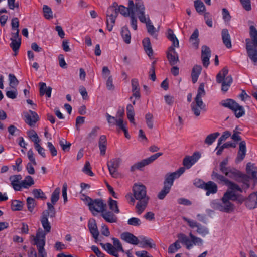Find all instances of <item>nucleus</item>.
Masks as SVG:
<instances>
[{
  "label": "nucleus",
  "instance_id": "obj_1",
  "mask_svg": "<svg viewBox=\"0 0 257 257\" xmlns=\"http://www.w3.org/2000/svg\"><path fill=\"white\" fill-rule=\"evenodd\" d=\"M133 196L138 200L136 205V213L141 214L147 207L149 197L147 195V189L143 184H135L133 187Z\"/></svg>",
  "mask_w": 257,
  "mask_h": 257
},
{
  "label": "nucleus",
  "instance_id": "obj_2",
  "mask_svg": "<svg viewBox=\"0 0 257 257\" xmlns=\"http://www.w3.org/2000/svg\"><path fill=\"white\" fill-rule=\"evenodd\" d=\"M49 214L47 211H43L41 216L40 221L44 229L39 228L37 231L36 236L32 235L33 237L34 244H45L46 234L50 232L51 225L48 220Z\"/></svg>",
  "mask_w": 257,
  "mask_h": 257
},
{
  "label": "nucleus",
  "instance_id": "obj_3",
  "mask_svg": "<svg viewBox=\"0 0 257 257\" xmlns=\"http://www.w3.org/2000/svg\"><path fill=\"white\" fill-rule=\"evenodd\" d=\"M249 35L253 43L252 44L250 39H245L246 49L248 56L254 63L257 62V30L253 26L249 27Z\"/></svg>",
  "mask_w": 257,
  "mask_h": 257
},
{
  "label": "nucleus",
  "instance_id": "obj_4",
  "mask_svg": "<svg viewBox=\"0 0 257 257\" xmlns=\"http://www.w3.org/2000/svg\"><path fill=\"white\" fill-rule=\"evenodd\" d=\"M205 95L204 84L202 83L200 84L198 89L197 94L195 98V102H192L191 104V110L196 117L200 115L201 110H205V105L202 100V97L204 96Z\"/></svg>",
  "mask_w": 257,
  "mask_h": 257
},
{
  "label": "nucleus",
  "instance_id": "obj_5",
  "mask_svg": "<svg viewBox=\"0 0 257 257\" xmlns=\"http://www.w3.org/2000/svg\"><path fill=\"white\" fill-rule=\"evenodd\" d=\"M138 10V17L141 23H145L147 29V32L152 36L155 35L156 31V28L151 24V21L148 14L146 15L145 13V8L144 4L139 2L137 5Z\"/></svg>",
  "mask_w": 257,
  "mask_h": 257
},
{
  "label": "nucleus",
  "instance_id": "obj_6",
  "mask_svg": "<svg viewBox=\"0 0 257 257\" xmlns=\"http://www.w3.org/2000/svg\"><path fill=\"white\" fill-rule=\"evenodd\" d=\"M220 105L231 110L235 117L239 118L245 114V110L242 106L240 105L235 100L232 99H226L222 100Z\"/></svg>",
  "mask_w": 257,
  "mask_h": 257
},
{
  "label": "nucleus",
  "instance_id": "obj_7",
  "mask_svg": "<svg viewBox=\"0 0 257 257\" xmlns=\"http://www.w3.org/2000/svg\"><path fill=\"white\" fill-rule=\"evenodd\" d=\"M141 2L143 4V2L141 0H136L135 3H134L133 0H129L128 2V7H125L123 5H120L119 7H116L117 14L119 12L121 15L124 17L131 16L132 13L136 14L138 16V9L137 5Z\"/></svg>",
  "mask_w": 257,
  "mask_h": 257
},
{
  "label": "nucleus",
  "instance_id": "obj_8",
  "mask_svg": "<svg viewBox=\"0 0 257 257\" xmlns=\"http://www.w3.org/2000/svg\"><path fill=\"white\" fill-rule=\"evenodd\" d=\"M117 7V3L116 2H113V4L108 7L106 12V26L109 32L112 31L115 24L116 19L118 16L117 12L116 10V7Z\"/></svg>",
  "mask_w": 257,
  "mask_h": 257
},
{
  "label": "nucleus",
  "instance_id": "obj_9",
  "mask_svg": "<svg viewBox=\"0 0 257 257\" xmlns=\"http://www.w3.org/2000/svg\"><path fill=\"white\" fill-rule=\"evenodd\" d=\"M227 172L228 175H225L226 176L235 179L237 182H242L246 185V188L249 187V185L248 183L249 177L247 175L242 174L240 171L233 167H230Z\"/></svg>",
  "mask_w": 257,
  "mask_h": 257
},
{
  "label": "nucleus",
  "instance_id": "obj_10",
  "mask_svg": "<svg viewBox=\"0 0 257 257\" xmlns=\"http://www.w3.org/2000/svg\"><path fill=\"white\" fill-rule=\"evenodd\" d=\"M163 155V153L158 152L155 154L151 155L150 157L143 159L141 160L140 162H137L132 165L131 167L130 171L131 172H134L136 170H141L142 168L145 167L146 165H148L152 162H153L155 160L158 159L159 157Z\"/></svg>",
  "mask_w": 257,
  "mask_h": 257
},
{
  "label": "nucleus",
  "instance_id": "obj_11",
  "mask_svg": "<svg viewBox=\"0 0 257 257\" xmlns=\"http://www.w3.org/2000/svg\"><path fill=\"white\" fill-rule=\"evenodd\" d=\"M163 155V153L158 152L155 154L151 155L150 157L143 159L141 160L140 162H137L132 165L131 167L130 171L131 172H134L136 170H141L142 168L145 167L146 165H148L152 162H153L155 160L158 159L159 157Z\"/></svg>",
  "mask_w": 257,
  "mask_h": 257
},
{
  "label": "nucleus",
  "instance_id": "obj_12",
  "mask_svg": "<svg viewBox=\"0 0 257 257\" xmlns=\"http://www.w3.org/2000/svg\"><path fill=\"white\" fill-rule=\"evenodd\" d=\"M222 202H219L216 200L212 202V207L216 210L222 212L229 213L233 211L234 205L229 201L222 200Z\"/></svg>",
  "mask_w": 257,
  "mask_h": 257
},
{
  "label": "nucleus",
  "instance_id": "obj_13",
  "mask_svg": "<svg viewBox=\"0 0 257 257\" xmlns=\"http://www.w3.org/2000/svg\"><path fill=\"white\" fill-rule=\"evenodd\" d=\"M121 160L120 158H114L108 161L107 165L110 173V174L113 178H117L120 176L117 171Z\"/></svg>",
  "mask_w": 257,
  "mask_h": 257
},
{
  "label": "nucleus",
  "instance_id": "obj_14",
  "mask_svg": "<svg viewBox=\"0 0 257 257\" xmlns=\"http://www.w3.org/2000/svg\"><path fill=\"white\" fill-rule=\"evenodd\" d=\"M178 240L176 241L173 244L177 249V250L181 248L179 244L180 242L186 246L187 249L190 250L193 246L190 239L184 234L179 233L177 235Z\"/></svg>",
  "mask_w": 257,
  "mask_h": 257
},
{
  "label": "nucleus",
  "instance_id": "obj_15",
  "mask_svg": "<svg viewBox=\"0 0 257 257\" xmlns=\"http://www.w3.org/2000/svg\"><path fill=\"white\" fill-rule=\"evenodd\" d=\"M228 73V69L226 67H224L221 71L219 72L216 76V81L218 83H225L230 86L232 82V78L231 75L225 76Z\"/></svg>",
  "mask_w": 257,
  "mask_h": 257
},
{
  "label": "nucleus",
  "instance_id": "obj_16",
  "mask_svg": "<svg viewBox=\"0 0 257 257\" xmlns=\"http://www.w3.org/2000/svg\"><path fill=\"white\" fill-rule=\"evenodd\" d=\"M92 205L89 206V210L95 215L94 212L102 213L105 210L106 205L104 203L103 200L100 199H96L92 200Z\"/></svg>",
  "mask_w": 257,
  "mask_h": 257
},
{
  "label": "nucleus",
  "instance_id": "obj_17",
  "mask_svg": "<svg viewBox=\"0 0 257 257\" xmlns=\"http://www.w3.org/2000/svg\"><path fill=\"white\" fill-rule=\"evenodd\" d=\"M200 154L196 152L191 156H186L183 160V165L187 169H190L200 158Z\"/></svg>",
  "mask_w": 257,
  "mask_h": 257
},
{
  "label": "nucleus",
  "instance_id": "obj_18",
  "mask_svg": "<svg viewBox=\"0 0 257 257\" xmlns=\"http://www.w3.org/2000/svg\"><path fill=\"white\" fill-rule=\"evenodd\" d=\"M175 47L170 46L167 52V58L171 66L176 65L179 62L178 54L176 52Z\"/></svg>",
  "mask_w": 257,
  "mask_h": 257
},
{
  "label": "nucleus",
  "instance_id": "obj_19",
  "mask_svg": "<svg viewBox=\"0 0 257 257\" xmlns=\"http://www.w3.org/2000/svg\"><path fill=\"white\" fill-rule=\"evenodd\" d=\"M211 56V50L206 45L202 46L201 59L205 67H207L210 63L209 59Z\"/></svg>",
  "mask_w": 257,
  "mask_h": 257
},
{
  "label": "nucleus",
  "instance_id": "obj_20",
  "mask_svg": "<svg viewBox=\"0 0 257 257\" xmlns=\"http://www.w3.org/2000/svg\"><path fill=\"white\" fill-rule=\"evenodd\" d=\"M29 113H25L24 116L25 118V121L26 123L29 124L30 126H32L35 125L36 122L38 120V115L34 111L32 110H29Z\"/></svg>",
  "mask_w": 257,
  "mask_h": 257
},
{
  "label": "nucleus",
  "instance_id": "obj_21",
  "mask_svg": "<svg viewBox=\"0 0 257 257\" xmlns=\"http://www.w3.org/2000/svg\"><path fill=\"white\" fill-rule=\"evenodd\" d=\"M88 227L89 231L95 239V242H97L99 233L94 219H91L89 220Z\"/></svg>",
  "mask_w": 257,
  "mask_h": 257
},
{
  "label": "nucleus",
  "instance_id": "obj_22",
  "mask_svg": "<svg viewBox=\"0 0 257 257\" xmlns=\"http://www.w3.org/2000/svg\"><path fill=\"white\" fill-rule=\"evenodd\" d=\"M246 153V143L244 141H242L239 145V150L237 153V157L235 159V162L238 163L242 161L245 157Z\"/></svg>",
  "mask_w": 257,
  "mask_h": 257
},
{
  "label": "nucleus",
  "instance_id": "obj_23",
  "mask_svg": "<svg viewBox=\"0 0 257 257\" xmlns=\"http://www.w3.org/2000/svg\"><path fill=\"white\" fill-rule=\"evenodd\" d=\"M245 206L249 209L257 207V192L250 194L245 200Z\"/></svg>",
  "mask_w": 257,
  "mask_h": 257
},
{
  "label": "nucleus",
  "instance_id": "obj_24",
  "mask_svg": "<svg viewBox=\"0 0 257 257\" xmlns=\"http://www.w3.org/2000/svg\"><path fill=\"white\" fill-rule=\"evenodd\" d=\"M121 238L126 242L137 245L139 243L138 238L131 233L125 232L121 234Z\"/></svg>",
  "mask_w": 257,
  "mask_h": 257
},
{
  "label": "nucleus",
  "instance_id": "obj_25",
  "mask_svg": "<svg viewBox=\"0 0 257 257\" xmlns=\"http://www.w3.org/2000/svg\"><path fill=\"white\" fill-rule=\"evenodd\" d=\"M101 215L108 223H116L118 220L117 217L115 215V213L112 211L105 210L101 213Z\"/></svg>",
  "mask_w": 257,
  "mask_h": 257
},
{
  "label": "nucleus",
  "instance_id": "obj_26",
  "mask_svg": "<svg viewBox=\"0 0 257 257\" xmlns=\"http://www.w3.org/2000/svg\"><path fill=\"white\" fill-rule=\"evenodd\" d=\"M221 37L223 44L227 48L232 47L230 35L227 29H223L221 31Z\"/></svg>",
  "mask_w": 257,
  "mask_h": 257
},
{
  "label": "nucleus",
  "instance_id": "obj_27",
  "mask_svg": "<svg viewBox=\"0 0 257 257\" xmlns=\"http://www.w3.org/2000/svg\"><path fill=\"white\" fill-rule=\"evenodd\" d=\"M204 189L206 191V194L208 196L210 194H215L217 192V185L213 181H210L205 183Z\"/></svg>",
  "mask_w": 257,
  "mask_h": 257
},
{
  "label": "nucleus",
  "instance_id": "obj_28",
  "mask_svg": "<svg viewBox=\"0 0 257 257\" xmlns=\"http://www.w3.org/2000/svg\"><path fill=\"white\" fill-rule=\"evenodd\" d=\"M21 179L22 176L21 175H15L10 177L11 185L15 190H21V183H19V182Z\"/></svg>",
  "mask_w": 257,
  "mask_h": 257
},
{
  "label": "nucleus",
  "instance_id": "obj_29",
  "mask_svg": "<svg viewBox=\"0 0 257 257\" xmlns=\"http://www.w3.org/2000/svg\"><path fill=\"white\" fill-rule=\"evenodd\" d=\"M246 172L248 175L251 176L254 181H257V168L254 164L249 162L246 165Z\"/></svg>",
  "mask_w": 257,
  "mask_h": 257
},
{
  "label": "nucleus",
  "instance_id": "obj_30",
  "mask_svg": "<svg viewBox=\"0 0 257 257\" xmlns=\"http://www.w3.org/2000/svg\"><path fill=\"white\" fill-rule=\"evenodd\" d=\"M39 86L40 96L45 94L47 97L50 98L51 95L52 88L50 86L47 87L46 83L44 82H40Z\"/></svg>",
  "mask_w": 257,
  "mask_h": 257
},
{
  "label": "nucleus",
  "instance_id": "obj_31",
  "mask_svg": "<svg viewBox=\"0 0 257 257\" xmlns=\"http://www.w3.org/2000/svg\"><path fill=\"white\" fill-rule=\"evenodd\" d=\"M198 36V30L196 29L192 34L189 39V42L191 43L192 47L196 49H198L199 47V39Z\"/></svg>",
  "mask_w": 257,
  "mask_h": 257
},
{
  "label": "nucleus",
  "instance_id": "obj_32",
  "mask_svg": "<svg viewBox=\"0 0 257 257\" xmlns=\"http://www.w3.org/2000/svg\"><path fill=\"white\" fill-rule=\"evenodd\" d=\"M201 71L202 67L201 65H196L193 67L191 72V78L193 83H195L197 81Z\"/></svg>",
  "mask_w": 257,
  "mask_h": 257
},
{
  "label": "nucleus",
  "instance_id": "obj_33",
  "mask_svg": "<svg viewBox=\"0 0 257 257\" xmlns=\"http://www.w3.org/2000/svg\"><path fill=\"white\" fill-rule=\"evenodd\" d=\"M133 95L136 98H140V88L138 81L137 79H133L131 81Z\"/></svg>",
  "mask_w": 257,
  "mask_h": 257
},
{
  "label": "nucleus",
  "instance_id": "obj_34",
  "mask_svg": "<svg viewBox=\"0 0 257 257\" xmlns=\"http://www.w3.org/2000/svg\"><path fill=\"white\" fill-rule=\"evenodd\" d=\"M176 178H177L175 175V173H171L166 174L164 181V186L171 188Z\"/></svg>",
  "mask_w": 257,
  "mask_h": 257
},
{
  "label": "nucleus",
  "instance_id": "obj_35",
  "mask_svg": "<svg viewBox=\"0 0 257 257\" xmlns=\"http://www.w3.org/2000/svg\"><path fill=\"white\" fill-rule=\"evenodd\" d=\"M211 178L218 183H223L224 184L226 183L228 180L224 176L218 174L215 169L212 171Z\"/></svg>",
  "mask_w": 257,
  "mask_h": 257
},
{
  "label": "nucleus",
  "instance_id": "obj_36",
  "mask_svg": "<svg viewBox=\"0 0 257 257\" xmlns=\"http://www.w3.org/2000/svg\"><path fill=\"white\" fill-rule=\"evenodd\" d=\"M167 38L172 41V44L171 46L173 47H179V41L175 34H174V32L171 29H169L168 30V34L167 36Z\"/></svg>",
  "mask_w": 257,
  "mask_h": 257
},
{
  "label": "nucleus",
  "instance_id": "obj_37",
  "mask_svg": "<svg viewBox=\"0 0 257 257\" xmlns=\"http://www.w3.org/2000/svg\"><path fill=\"white\" fill-rule=\"evenodd\" d=\"M121 34L123 41L126 44H130L131 43V35L127 27L124 26L121 28Z\"/></svg>",
  "mask_w": 257,
  "mask_h": 257
},
{
  "label": "nucleus",
  "instance_id": "obj_38",
  "mask_svg": "<svg viewBox=\"0 0 257 257\" xmlns=\"http://www.w3.org/2000/svg\"><path fill=\"white\" fill-rule=\"evenodd\" d=\"M141 241H139L140 244L142 245V247H145L147 246L150 248H155L156 245L153 243V240L146 237H140Z\"/></svg>",
  "mask_w": 257,
  "mask_h": 257
},
{
  "label": "nucleus",
  "instance_id": "obj_39",
  "mask_svg": "<svg viewBox=\"0 0 257 257\" xmlns=\"http://www.w3.org/2000/svg\"><path fill=\"white\" fill-rule=\"evenodd\" d=\"M34 184L33 178L31 176H27L24 180L21 182V189L22 188H28Z\"/></svg>",
  "mask_w": 257,
  "mask_h": 257
},
{
  "label": "nucleus",
  "instance_id": "obj_40",
  "mask_svg": "<svg viewBox=\"0 0 257 257\" xmlns=\"http://www.w3.org/2000/svg\"><path fill=\"white\" fill-rule=\"evenodd\" d=\"M108 205L110 210L114 212L116 214H118L120 212L118 208L117 202L113 200L111 198H109L108 200Z\"/></svg>",
  "mask_w": 257,
  "mask_h": 257
},
{
  "label": "nucleus",
  "instance_id": "obj_41",
  "mask_svg": "<svg viewBox=\"0 0 257 257\" xmlns=\"http://www.w3.org/2000/svg\"><path fill=\"white\" fill-rule=\"evenodd\" d=\"M11 43L10 44L11 48L12 49L13 51L15 52V55L17 54L18 51L20 48L21 43V39H18V40H10Z\"/></svg>",
  "mask_w": 257,
  "mask_h": 257
},
{
  "label": "nucleus",
  "instance_id": "obj_42",
  "mask_svg": "<svg viewBox=\"0 0 257 257\" xmlns=\"http://www.w3.org/2000/svg\"><path fill=\"white\" fill-rule=\"evenodd\" d=\"M220 135V133L216 132L208 135L204 140V143L208 145H211Z\"/></svg>",
  "mask_w": 257,
  "mask_h": 257
},
{
  "label": "nucleus",
  "instance_id": "obj_43",
  "mask_svg": "<svg viewBox=\"0 0 257 257\" xmlns=\"http://www.w3.org/2000/svg\"><path fill=\"white\" fill-rule=\"evenodd\" d=\"M60 193V188L59 187L56 188L53 192L51 196V202L53 204H55L59 199Z\"/></svg>",
  "mask_w": 257,
  "mask_h": 257
},
{
  "label": "nucleus",
  "instance_id": "obj_44",
  "mask_svg": "<svg viewBox=\"0 0 257 257\" xmlns=\"http://www.w3.org/2000/svg\"><path fill=\"white\" fill-rule=\"evenodd\" d=\"M23 206V203L21 201L14 200L12 201L11 209L13 211L21 210L22 209Z\"/></svg>",
  "mask_w": 257,
  "mask_h": 257
},
{
  "label": "nucleus",
  "instance_id": "obj_45",
  "mask_svg": "<svg viewBox=\"0 0 257 257\" xmlns=\"http://www.w3.org/2000/svg\"><path fill=\"white\" fill-rule=\"evenodd\" d=\"M194 7L196 11L199 13H202L205 10V6L201 0H195Z\"/></svg>",
  "mask_w": 257,
  "mask_h": 257
},
{
  "label": "nucleus",
  "instance_id": "obj_46",
  "mask_svg": "<svg viewBox=\"0 0 257 257\" xmlns=\"http://www.w3.org/2000/svg\"><path fill=\"white\" fill-rule=\"evenodd\" d=\"M189 236L191 238L190 241L193 245L201 246L203 244V240L199 237H196L192 234L191 232L189 233Z\"/></svg>",
  "mask_w": 257,
  "mask_h": 257
},
{
  "label": "nucleus",
  "instance_id": "obj_47",
  "mask_svg": "<svg viewBox=\"0 0 257 257\" xmlns=\"http://www.w3.org/2000/svg\"><path fill=\"white\" fill-rule=\"evenodd\" d=\"M43 11L44 17L47 19H50L53 17V13L51 9L47 5H44Z\"/></svg>",
  "mask_w": 257,
  "mask_h": 257
},
{
  "label": "nucleus",
  "instance_id": "obj_48",
  "mask_svg": "<svg viewBox=\"0 0 257 257\" xmlns=\"http://www.w3.org/2000/svg\"><path fill=\"white\" fill-rule=\"evenodd\" d=\"M145 120L147 126L151 129L154 126L153 115L151 113H147L145 115Z\"/></svg>",
  "mask_w": 257,
  "mask_h": 257
},
{
  "label": "nucleus",
  "instance_id": "obj_49",
  "mask_svg": "<svg viewBox=\"0 0 257 257\" xmlns=\"http://www.w3.org/2000/svg\"><path fill=\"white\" fill-rule=\"evenodd\" d=\"M37 246L38 251V257H47V252L45 250V244H34Z\"/></svg>",
  "mask_w": 257,
  "mask_h": 257
},
{
  "label": "nucleus",
  "instance_id": "obj_50",
  "mask_svg": "<svg viewBox=\"0 0 257 257\" xmlns=\"http://www.w3.org/2000/svg\"><path fill=\"white\" fill-rule=\"evenodd\" d=\"M171 188L165 186H163L162 189L158 193L157 197L158 199L163 200L165 198L166 196L169 193Z\"/></svg>",
  "mask_w": 257,
  "mask_h": 257
},
{
  "label": "nucleus",
  "instance_id": "obj_51",
  "mask_svg": "<svg viewBox=\"0 0 257 257\" xmlns=\"http://www.w3.org/2000/svg\"><path fill=\"white\" fill-rule=\"evenodd\" d=\"M231 133L229 131H225L218 140L217 146L216 150L221 145L223 142L225 141L228 138L231 136Z\"/></svg>",
  "mask_w": 257,
  "mask_h": 257
},
{
  "label": "nucleus",
  "instance_id": "obj_52",
  "mask_svg": "<svg viewBox=\"0 0 257 257\" xmlns=\"http://www.w3.org/2000/svg\"><path fill=\"white\" fill-rule=\"evenodd\" d=\"M237 199L236 195L232 191L225 192L222 198V200H227L228 201H229V200H236Z\"/></svg>",
  "mask_w": 257,
  "mask_h": 257
},
{
  "label": "nucleus",
  "instance_id": "obj_53",
  "mask_svg": "<svg viewBox=\"0 0 257 257\" xmlns=\"http://www.w3.org/2000/svg\"><path fill=\"white\" fill-rule=\"evenodd\" d=\"M54 205L52 203L47 202V205L48 207V209L45 210V211H47L49 214V216L51 218H54L56 215V211L55 208L54 207Z\"/></svg>",
  "mask_w": 257,
  "mask_h": 257
},
{
  "label": "nucleus",
  "instance_id": "obj_54",
  "mask_svg": "<svg viewBox=\"0 0 257 257\" xmlns=\"http://www.w3.org/2000/svg\"><path fill=\"white\" fill-rule=\"evenodd\" d=\"M32 193L35 197V198L37 199H45L46 197L45 195V193L42 191V190L39 189H34L32 191Z\"/></svg>",
  "mask_w": 257,
  "mask_h": 257
},
{
  "label": "nucleus",
  "instance_id": "obj_55",
  "mask_svg": "<svg viewBox=\"0 0 257 257\" xmlns=\"http://www.w3.org/2000/svg\"><path fill=\"white\" fill-rule=\"evenodd\" d=\"M9 85L12 88H15L19 83L18 79L13 74H9Z\"/></svg>",
  "mask_w": 257,
  "mask_h": 257
},
{
  "label": "nucleus",
  "instance_id": "obj_56",
  "mask_svg": "<svg viewBox=\"0 0 257 257\" xmlns=\"http://www.w3.org/2000/svg\"><path fill=\"white\" fill-rule=\"evenodd\" d=\"M59 144L63 151L64 152L68 151L71 145V143L68 142L65 139H62L59 141Z\"/></svg>",
  "mask_w": 257,
  "mask_h": 257
},
{
  "label": "nucleus",
  "instance_id": "obj_57",
  "mask_svg": "<svg viewBox=\"0 0 257 257\" xmlns=\"http://www.w3.org/2000/svg\"><path fill=\"white\" fill-rule=\"evenodd\" d=\"M36 205L35 199L32 197H28L27 199V206L29 211L32 212Z\"/></svg>",
  "mask_w": 257,
  "mask_h": 257
},
{
  "label": "nucleus",
  "instance_id": "obj_58",
  "mask_svg": "<svg viewBox=\"0 0 257 257\" xmlns=\"http://www.w3.org/2000/svg\"><path fill=\"white\" fill-rule=\"evenodd\" d=\"M225 185L228 186L229 188L232 190L238 191L241 192H242V189L237 184L229 180H228Z\"/></svg>",
  "mask_w": 257,
  "mask_h": 257
},
{
  "label": "nucleus",
  "instance_id": "obj_59",
  "mask_svg": "<svg viewBox=\"0 0 257 257\" xmlns=\"http://www.w3.org/2000/svg\"><path fill=\"white\" fill-rule=\"evenodd\" d=\"M196 231L198 234H200L202 236H205L209 233L208 229L206 227L202 226L200 224H199L197 227Z\"/></svg>",
  "mask_w": 257,
  "mask_h": 257
},
{
  "label": "nucleus",
  "instance_id": "obj_60",
  "mask_svg": "<svg viewBox=\"0 0 257 257\" xmlns=\"http://www.w3.org/2000/svg\"><path fill=\"white\" fill-rule=\"evenodd\" d=\"M113 245L114 246L115 250L118 251H121L123 252L124 250L122 248V245L120 241L116 238H112Z\"/></svg>",
  "mask_w": 257,
  "mask_h": 257
},
{
  "label": "nucleus",
  "instance_id": "obj_61",
  "mask_svg": "<svg viewBox=\"0 0 257 257\" xmlns=\"http://www.w3.org/2000/svg\"><path fill=\"white\" fill-rule=\"evenodd\" d=\"M127 224L134 226H139L141 224V221L138 218L132 217L127 220Z\"/></svg>",
  "mask_w": 257,
  "mask_h": 257
},
{
  "label": "nucleus",
  "instance_id": "obj_62",
  "mask_svg": "<svg viewBox=\"0 0 257 257\" xmlns=\"http://www.w3.org/2000/svg\"><path fill=\"white\" fill-rule=\"evenodd\" d=\"M82 171L86 174L89 175L90 176H93L94 175V173L91 170L90 164L89 161L86 162Z\"/></svg>",
  "mask_w": 257,
  "mask_h": 257
},
{
  "label": "nucleus",
  "instance_id": "obj_63",
  "mask_svg": "<svg viewBox=\"0 0 257 257\" xmlns=\"http://www.w3.org/2000/svg\"><path fill=\"white\" fill-rule=\"evenodd\" d=\"M106 120L110 125H115L117 122V118L114 116H112L109 113H106L105 114Z\"/></svg>",
  "mask_w": 257,
  "mask_h": 257
},
{
  "label": "nucleus",
  "instance_id": "obj_64",
  "mask_svg": "<svg viewBox=\"0 0 257 257\" xmlns=\"http://www.w3.org/2000/svg\"><path fill=\"white\" fill-rule=\"evenodd\" d=\"M243 9L247 11H249L251 9L250 0H240Z\"/></svg>",
  "mask_w": 257,
  "mask_h": 257
}]
</instances>
